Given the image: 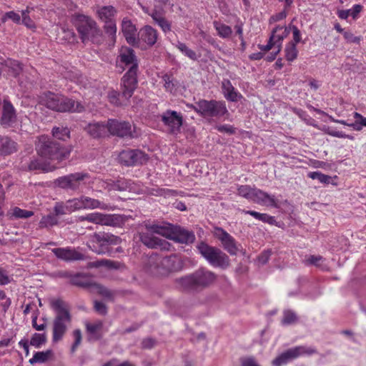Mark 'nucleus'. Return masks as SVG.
Segmentation results:
<instances>
[{
	"label": "nucleus",
	"mask_w": 366,
	"mask_h": 366,
	"mask_svg": "<svg viewBox=\"0 0 366 366\" xmlns=\"http://www.w3.org/2000/svg\"><path fill=\"white\" fill-rule=\"evenodd\" d=\"M307 177L312 179H317L320 182L324 184H330L331 182V177L320 172H310L308 173Z\"/></svg>",
	"instance_id": "obj_48"
},
{
	"label": "nucleus",
	"mask_w": 366,
	"mask_h": 366,
	"mask_svg": "<svg viewBox=\"0 0 366 366\" xmlns=\"http://www.w3.org/2000/svg\"><path fill=\"white\" fill-rule=\"evenodd\" d=\"M17 122L16 110L12 103L8 99H4L2 104L1 116L0 124L4 128H11L16 125Z\"/></svg>",
	"instance_id": "obj_21"
},
{
	"label": "nucleus",
	"mask_w": 366,
	"mask_h": 366,
	"mask_svg": "<svg viewBox=\"0 0 366 366\" xmlns=\"http://www.w3.org/2000/svg\"><path fill=\"white\" fill-rule=\"evenodd\" d=\"M28 168L30 171H47V166L41 160L34 159L30 162Z\"/></svg>",
	"instance_id": "obj_54"
},
{
	"label": "nucleus",
	"mask_w": 366,
	"mask_h": 366,
	"mask_svg": "<svg viewBox=\"0 0 366 366\" xmlns=\"http://www.w3.org/2000/svg\"><path fill=\"white\" fill-rule=\"evenodd\" d=\"M51 133L54 137L62 141H66L70 138V130L66 127H54Z\"/></svg>",
	"instance_id": "obj_41"
},
{
	"label": "nucleus",
	"mask_w": 366,
	"mask_h": 366,
	"mask_svg": "<svg viewBox=\"0 0 366 366\" xmlns=\"http://www.w3.org/2000/svg\"><path fill=\"white\" fill-rule=\"evenodd\" d=\"M353 117L355 119V122L350 124H347L348 127L358 132L361 131L364 127H366V117L358 112H354Z\"/></svg>",
	"instance_id": "obj_42"
},
{
	"label": "nucleus",
	"mask_w": 366,
	"mask_h": 366,
	"mask_svg": "<svg viewBox=\"0 0 366 366\" xmlns=\"http://www.w3.org/2000/svg\"><path fill=\"white\" fill-rule=\"evenodd\" d=\"M52 252L57 258L65 261H75L84 259V255L74 248H54L52 249Z\"/></svg>",
	"instance_id": "obj_26"
},
{
	"label": "nucleus",
	"mask_w": 366,
	"mask_h": 366,
	"mask_svg": "<svg viewBox=\"0 0 366 366\" xmlns=\"http://www.w3.org/2000/svg\"><path fill=\"white\" fill-rule=\"evenodd\" d=\"M213 25L218 36L222 39L229 38L232 34V28L221 21H214Z\"/></svg>",
	"instance_id": "obj_38"
},
{
	"label": "nucleus",
	"mask_w": 366,
	"mask_h": 366,
	"mask_svg": "<svg viewBox=\"0 0 366 366\" xmlns=\"http://www.w3.org/2000/svg\"><path fill=\"white\" fill-rule=\"evenodd\" d=\"M88 222L97 224L117 227L122 223V218L118 214L93 212L89 214Z\"/></svg>",
	"instance_id": "obj_23"
},
{
	"label": "nucleus",
	"mask_w": 366,
	"mask_h": 366,
	"mask_svg": "<svg viewBox=\"0 0 366 366\" xmlns=\"http://www.w3.org/2000/svg\"><path fill=\"white\" fill-rule=\"evenodd\" d=\"M147 159V154L139 149H125L119 154L120 163L127 167L142 164Z\"/></svg>",
	"instance_id": "obj_19"
},
{
	"label": "nucleus",
	"mask_w": 366,
	"mask_h": 366,
	"mask_svg": "<svg viewBox=\"0 0 366 366\" xmlns=\"http://www.w3.org/2000/svg\"><path fill=\"white\" fill-rule=\"evenodd\" d=\"M72 22L84 44L89 41L97 44L102 42V31L92 17L76 13L72 16Z\"/></svg>",
	"instance_id": "obj_3"
},
{
	"label": "nucleus",
	"mask_w": 366,
	"mask_h": 366,
	"mask_svg": "<svg viewBox=\"0 0 366 366\" xmlns=\"http://www.w3.org/2000/svg\"><path fill=\"white\" fill-rule=\"evenodd\" d=\"M118 59L119 66L123 70L125 69V67H134L135 69H139L138 59L135 51L132 48L122 46L119 51Z\"/></svg>",
	"instance_id": "obj_24"
},
{
	"label": "nucleus",
	"mask_w": 366,
	"mask_h": 366,
	"mask_svg": "<svg viewBox=\"0 0 366 366\" xmlns=\"http://www.w3.org/2000/svg\"><path fill=\"white\" fill-rule=\"evenodd\" d=\"M94 309L95 312L100 315H106L107 313V307L106 304L101 300H96L94 302Z\"/></svg>",
	"instance_id": "obj_57"
},
{
	"label": "nucleus",
	"mask_w": 366,
	"mask_h": 366,
	"mask_svg": "<svg viewBox=\"0 0 366 366\" xmlns=\"http://www.w3.org/2000/svg\"><path fill=\"white\" fill-rule=\"evenodd\" d=\"M325 261V259L321 255H309L306 256L302 260V263L306 266L314 265L317 267L324 269L322 263Z\"/></svg>",
	"instance_id": "obj_39"
},
{
	"label": "nucleus",
	"mask_w": 366,
	"mask_h": 366,
	"mask_svg": "<svg viewBox=\"0 0 366 366\" xmlns=\"http://www.w3.org/2000/svg\"><path fill=\"white\" fill-rule=\"evenodd\" d=\"M161 121L171 134H178L181 132L183 125V116L181 113L167 109L160 115Z\"/></svg>",
	"instance_id": "obj_15"
},
{
	"label": "nucleus",
	"mask_w": 366,
	"mask_h": 366,
	"mask_svg": "<svg viewBox=\"0 0 366 366\" xmlns=\"http://www.w3.org/2000/svg\"><path fill=\"white\" fill-rule=\"evenodd\" d=\"M183 262L177 254L162 257L157 254H152L147 264V271L157 277H164L170 274L180 271Z\"/></svg>",
	"instance_id": "obj_1"
},
{
	"label": "nucleus",
	"mask_w": 366,
	"mask_h": 366,
	"mask_svg": "<svg viewBox=\"0 0 366 366\" xmlns=\"http://www.w3.org/2000/svg\"><path fill=\"white\" fill-rule=\"evenodd\" d=\"M51 306L56 314L53 322L52 340L57 342L61 340L66 334L67 325L71 322V315L69 305L62 299L52 300Z\"/></svg>",
	"instance_id": "obj_4"
},
{
	"label": "nucleus",
	"mask_w": 366,
	"mask_h": 366,
	"mask_svg": "<svg viewBox=\"0 0 366 366\" xmlns=\"http://www.w3.org/2000/svg\"><path fill=\"white\" fill-rule=\"evenodd\" d=\"M54 356V352L51 350H47L46 351L36 352L33 357L29 360L31 365H35L36 363L42 364L48 362Z\"/></svg>",
	"instance_id": "obj_34"
},
{
	"label": "nucleus",
	"mask_w": 366,
	"mask_h": 366,
	"mask_svg": "<svg viewBox=\"0 0 366 366\" xmlns=\"http://www.w3.org/2000/svg\"><path fill=\"white\" fill-rule=\"evenodd\" d=\"M217 278L213 272L200 268L191 274L176 280L177 286L188 292H199L212 284Z\"/></svg>",
	"instance_id": "obj_2"
},
{
	"label": "nucleus",
	"mask_w": 366,
	"mask_h": 366,
	"mask_svg": "<svg viewBox=\"0 0 366 366\" xmlns=\"http://www.w3.org/2000/svg\"><path fill=\"white\" fill-rule=\"evenodd\" d=\"M69 283L82 288H87L92 292L102 295V297H112V296L108 289L101 285L94 282L92 278L86 274H72Z\"/></svg>",
	"instance_id": "obj_12"
},
{
	"label": "nucleus",
	"mask_w": 366,
	"mask_h": 366,
	"mask_svg": "<svg viewBox=\"0 0 366 366\" xmlns=\"http://www.w3.org/2000/svg\"><path fill=\"white\" fill-rule=\"evenodd\" d=\"M158 36L159 34L157 29L149 25H146L139 31L135 46L141 47L142 49L150 48L156 44Z\"/></svg>",
	"instance_id": "obj_18"
},
{
	"label": "nucleus",
	"mask_w": 366,
	"mask_h": 366,
	"mask_svg": "<svg viewBox=\"0 0 366 366\" xmlns=\"http://www.w3.org/2000/svg\"><path fill=\"white\" fill-rule=\"evenodd\" d=\"M201 255L214 267L226 269L229 266V257L220 249L209 245L204 242H201L197 246Z\"/></svg>",
	"instance_id": "obj_9"
},
{
	"label": "nucleus",
	"mask_w": 366,
	"mask_h": 366,
	"mask_svg": "<svg viewBox=\"0 0 366 366\" xmlns=\"http://www.w3.org/2000/svg\"><path fill=\"white\" fill-rule=\"evenodd\" d=\"M122 31L128 44L135 46L137 44L136 27L127 18H124L122 22Z\"/></svg>",
	"instance_id": "obj_27"
},
{
	"label": "nucleus",
	"mask_w": 366,
	"mask_h": 366,
	"mask_svg": "<svg viewBox=\"0 0 366 366\" xmlns=\"http://www.w3.org/2000/svg\"><path fill=\"white\" fill-rule=\"evenodd\" d=\"M83 197L84 209H107V205L100 202L98 199H93L86 196Z\"/></svg>",
	"instance_id": "obj_37"
},
{
	"label": "nucleus",
	"mask_w": 366,
	"mask_h": 366,
	"mask_svg": "<svg viewBox=\"0 0 366 366\" xmlns=\"http://www.w3.org/2000/svg\"><path fill=\"white\" fill-rule=\"evenodd\" d=\"M36 149L41 157L57 162L66 159L70 154L69 149L60 145V144L45 135L39 137Z\"/></svg>",
	"instance_id": "obj_6"
},
{
	"label": "nucleus",
	"mask_w": 366,
	"mask_h": 366,
	"mask_svg": "<svg viewBox=\"0 0 366 366\" xmlns=\"http://www.w3.org/2000/svg\"><path fill=\"white\" fill-rule=\"evenodd\" d=\"M40 101L47 108L59 112H81L84 110V107L79 102L51 92H43Z\"/></svg>",
	"instance_id": "obj_5"
},
{
	"label": "nucleus",
	"mask_w": 366,
	"mask_h": 366,
	"mask_svg": "<svg viewBox=\"0 0 366 366\" xmlns=\"http://www.w3.org/2000/svg\"><path fill=\"white\" fill-rule=\"evenodd\" d=\"M241 366H260L254 357H242L239 359Z\"/></svg>",
	"instance_id": "obj_62"
},
{
	"label": "nucleus",
	"mask_w": 366,
	"mask_h": 366,
	"mask_svg": "<svg viewBox=\"0 0 366 366\" xmlns=\"http://www.w3.org/2000/svg\"><path fill=\"white\" fill-rule=\"evenodd\" d=\"M252 202L261 205H268L273 207H278V201L273 195L254 188L251 198Z\"/></svg>",
	"instance_id": "obj_25"
},
{
	"label": "nucleus",
	"mask_w": 366,
	"mask_h": 366,
	"mask_svg": "<svg viewBox=\"0 0 366 366\" xmlns=\"http://www.w3.org/2000/svg\"><path fill=\"white\" fill-rule=\"evenodd\" d=\"M54 212L56 216L71 213L67 201L65 202H57L54 206Z\"/></svg>",
	"instance_id": "obj_47"
},
{
	"label": "nucleus",
	"mask_w": 366,
	"mask_h": 366,
	"mask_svg": "<svg viewBox=\"0 0 366 366\" xmlns=\"http://www.w3.org/2000/svg\"><path fill=\"white\" fill-rule=\"evenodd\" d=\"M13 277L3 267H0V285H6L11 282Z\"/></svg>",
	"instance_id": "obj_55"
},
{
	"label": "nucleus",
	"mask_w": 366,
	"mask_h": 366,
	"mask_svg": "<svg viewBox=\"0 0 366 366\" xmlns=\"http://www.w3.org/2000/svg\"><path fill=\"white\" fill-rule=\"evenodd\" d=\"M86 331L88 334L87 340L89 342L97 341L102 338V335L99 331L103 327V322L98 320L94 323L86 322Z\"/></svg>",
	"instance_id": "obj_30"
},
{
	"label": "nucleus",
	"mask_w": 366,
	"mask_h": 366,
	"mask_svg": "<svg viewBox=\"0 0 366 366\" xmlns=\"http://www.w3.org/2000/svg\"><path fill=\"white\" fill-rule=\"evenodd\" d=\"M73 335L74 337V342L71 346V352H74L76 348L79 347V345L81 342V332L79 329H76L73 332Z\"/></svg>",
	"instance_id": "obj_58"
},
{
	"label": "nucleus",
	"mask_w": 366,
	"mask_h": 366,
	"mask_svg": "<svg viewBox=\"0 0 366 366\" xmlns=\"http://www.w3.org/2000/svg\"><path fill=\"white\" fill-rule=\"evenodd\" d=\"M46 342V335L45 333H34L31 338L29 344L36 348H41Z\"/></svg>",
	"instance_id": "obj_43"
},
{
	"label": "nucleus",
	"mask_w": 366,
	"mask_h": 366,
	"mask_svg": "<svg viewBox=\"0 0 366 366\" xmlns=\"http://www.w3.org/2000/svg\"><path fill=\"white\" fill-rule=\"evenodd\" d=\"M297 317L296 314L291 310H285L284 312L283 319L282 320V325H289L297 322Z\"/></svg>",
	"instance_id": "obj_51"
},
{
	"label": "nucleus",
	"mask_w": 366,
	"mask_h": 366,
	"mask_svg": "<svg viewBox=\"0 0 366 366\" xmlns=\"http://www.w3.org/2000/svg\"><path fill=\"white\" fill-rule=\"evenodd\" d=\"M12 215L17 219H27L34 215V212L16 207L13 209Z\"/></svg>",
	"instance_id": "obj_50"
},
{
	"label": "nucleus",
	"mask_w": 366,
	"mask_h": 366,
	"mask_svg": "<svg viewBox=\"0 0 366 366\" xmlns=\"http://www.w3.org/2000/svg\"><path fill=\"white\" fill-rule=\"evenodd\" d=\"M288 9L289 8H286L285 6L283 11L272 15L269 19V24L285 19L287 17V11Z\"/></svg>",
	"instance_id": "obj_61"
},
{
	"label": "nucleus",
	"mask_w": 366,
	"mask_h": 366,
	"mask_svg": "<svg viewBox=\"0 0 366 366\" xmlns=\"http://www.w3.org/2000/svg\"><path fill=\"white\" fill-rule=\"evenodd\" d=\"M285 56L287 61L289 62L294 61L298 56V49L295 43H287L285 48Z\"/></svg>",
	"instance_id": "obj_40"
},
{
	"label": "nucleus",
	"mask_w": 366,
	"mask_h": 366,
	"mask_svg": "<svg viewBox=\"0 0 366 366\" xmlns=\"http://www.w3.org/2000/svg\"><path fill=\"white\" fill-rule=\"evenodd\" d=\"M7 66L10 68H11L13 71V76H16L22 70V67L21 66V64L16 60H9L7 62Z\"/></svg>",
	"instance_id": "obj_60"
},
{
	"label": "nucleus",
	"mask_w": 366,
	"mask_h": 366,
	"mask_svg": "<svg viewBox=\"0 0 366 366\" xmlns=\"http://www.w3.org/2000/svg\"><path fill=\"white\" fill-rule=\"evenodd\" d=\"M254 189L249 185H241L237 188V194L247 199L251 200Z\"/></svg>",
	"instance_id": "obj_52"
},
{
	"label": "nucleus",
	"mask_w": 366,
	"mask_h": 366,
	"mask_svg": "<svg viewBox=\"0 0 366 366\" xmlns=\"http://www.w3.org/2000/svg\"><path fill=\"white\" fill-rule=\"evenodd\" d=\"M174 45L182 54L192 61H197L199 57V55H197L195 51L189 48L185 43L177 41Z\"/></svg>",
	"instance_id": "obj_36"
},
{
	"label": "nucleus",
	"mask_w": 366,
	"mask_h": 366,
	"mask_svg": "<svg viewBox=\"0 0 366 366\" xmlns=\"http://www.w3.org/2000/svg\"><path fill=\"white\" fill-rule=\"evenodd\" d=\"M58 219L55 214H49L48 215L44 216L40 222L39 227L41 228L52 227L54 225L57 224Z\"/></svg>",
	"instance_id": "obj_44"
},
{
	"label": "nucleus",
	"mask_w": 366,
	"mask_h": 366,
	"mask_svg": "<svg viewBox=\"0 0 366 366\" xmlns=\"http://www.w3.org/2000/svg\"><path fill=\"white\" fill-rule=\"evenodd\" d=\"M152 226H164V224L149 222L145 223L144 227L146 231H142L139 234L141 242L150 249H159L164 251H171L174 248L172 244L165 239L156 237L154 234H158L150 229V227Z\"/></svg>",
	"instance_id": "obj_11"
},
{
	"label": "nucleus",
	"mask_w": 366,
	"mask_h": 366,
	"mask_svg": "<svg viewBox=\"0 0 366 366\" xmlns=\"http://www.w3.org/2000/svg\"><path fill=\"white\" fill-rule=\"evenodd\" d=\"M122 239L119 237L107 232H95L89 237L87 247L98 254L112 256V246L118 245Z\"/></svg>",
	"instance_id": "obj_7"
},
{
	"label": "nucleus",
	"mask_w": 366,
	"mask_h": 366,
	"mask_svg": "<svg viewBox=\"0 0 366 366\" xmlns=\"http://www.w3.org/2000/svg\"><path fill=\"white\" fill-rule=\"evenodd\" d=\"M342 35L347 43L359 44L362 39V36H356L350 31H345Z\"/></svg>",
	"instance_id": "obj_59"
},
{
	"label": "nucleus",
	"mask_w": 366,
	"mask_h": 366,
	"mask_svg": "<svg viewBox=\"0 0 366 366\" xmlns=\"http://www.w3.org/2000/svg\"><path fill=\"white\" fill-rule=\"evenodd\" d=\"M17 151V143L9 137L0 136V155H10Z\"/></svg>",
	"instance_id": "obj_31"
},
{
	"label": "nucleus",
	"mask_w": 366,
	"mask_h": 366,
	"mask_svg": "<svg viewBox=\"0 0 366 366\" xmlns=\"http://www.w3.org/2000/svg\"><path fill=\"white\" fill-rule=\"evenodd\" d=\"M216 129L221 133H226L228 134H234L236 133V128L229 124L219 125L217 126Z\"/></svg>",
	"instance_id": "obj_63"
},
{
	"label": "nucleus",
	"mask_w": 366,
	"mask_h": 366,
	"mask_svg": "<svg viewBox=\"0 0 366 366\" xmlns=\"http://www.w3.org/2000/svg\"><path fill=\"white\" fill-rule=\"evenodd\" d=\"M139 69L135 68H129L122 79V95L127 99H129L137 89V73Z\"/></svg>",
	"instance_id": "obj_20"
},
{
	"label": "nucleus",
	"mask_w": 366,
	"mask_h": 366,
	"mask_svg": "<svg viewBox=\"0 0 366 366\" xmlns=\"http://www.w3.org/2000/svg\"><path fill=\"white\" fill-rule=\"evenodd\" d=\"M155 24L160 27V29L164 34H167V32H169L172 30L171 22L169 20H167L164 16L162 17L160 19H157V22Z\"/></svg>",
	"instance_id": "obj_56"
},
{
	"label": "nucleus",
	"mask_w": 366,
	"mask_h": 366,
	"mask_svg": "<svg viewBox=\"0 0 366 366\" xmlns=\"http://www.w3.org/2000/svg\"><path fill=\"white\" fill-rule=\"evenodd\" d=\"M117 9L112 6H103L97 11L98 18L105 24L116 22Z\"/></svg>",
	"instance_id": "obj_29"
},
{
	"label": "nucleus",
	"mask_w": 366,
	"mask_h": 366,
	"mask_svg": "<svg viewBox=\"0 0 366 366\" xmlns=\"http://www.w3.org/2000/svg\"><path fill=\"white\" fill-rule=\"evenodd\" d=\"M290 33V26H277L272 29L271 35L266 45H259V48L263 51H268L273 47L282 49V41Z\"/></svg>",
	"instance_id": "obj_16"
},
{
	"label": "nucleus",
	"mask_w": 366,
	"mask_h": 366,
	"mask_svg": "<svg viewBox=\"0 0 366 366\" xmlns=\"http://www.w3.org/2000/svg\"><path fill=\"white\" fill-rule=\"evenodd\" d=\"M112 187L115 190L126 191L130 189L131 182L130 180L124 178H119L117 181L114 182Z\"/></svg>",
	"instance_id": "obj_46"
},
{
	"label": "nucleus",
	"mask_w": 366,
	"mask_h": 366,
	"mask_svg": "<svg viewBox=\"0 0 366 366\" xmlns=\"http://www.w3.org/2000/svg\"><path fill=\"white\" fill-rule=\"evenodd\" d=\"M163 86L167 92L174 94L178 88V81L172 74L166 73L162 76Z\"/></svg>",
	"instance_id": "obj_33"
},
{
	"label": "nucleus",
	"mask_w": 366,
	"mask_h": 366,
	"mask_svg": "<svg viewBox=\"0 0 366 366\" xmlns=\"http://www.w3.org/2000/svg\"><path fill=\"white\" fill-rule=\"evenodd\" d=\"M317 352L316 349L311 347L306 346H297L281 353L275 359L272 360L273 366H282L287 362L301 355H312L316 354Z\"/></svg>",
	"instance_id": "obj_14"
},
{
	"label": "nucleus",
	"mask_w": 366,
	"mask_h": 366,
	"mask_svg": "<svg viewBox=\"0 0 366 366\" xmlns=\"http://www.w3.org/2000/svg\"><path fill=\"white\" fill-rule=\"evenodd\" d=\"M107 127L108 133L112 136L122 138H134L135 137L132 124L129 122L109 119L107 120Z\"/></svg>",
	"instance_id": "obj_17"
},
{
	"label": "nucleus",
	"mask_w": 366,
	"mask_h": 366,
	"mask_svg": "<svg viewBox=\"0 0 366 366\" xmlns=\"http://www.w3.org/2000/svg\"><path fill=\"white\" fill-rule=\"evenodd\" d=\"M34 11V7L27 6L25 9L21 11V24L27 29L35 31L36 25L33 19L30 17L29 14Z\"/></svg>",
	"instance_id": "obj_35"
},
{
	"label": "nucleus",
	"mask_w": 366,
	"mask_h": 366,
	"mask_svg": "<svg viewBox=\"0 0 366 366\" xmlns=\"http://www.w3.org/2000/svg\"><path fill=\"white\" fill-rule=\"evenodd\" d=\"M150 229L158 234L177 243L188 244L195 240V235L192 231L179 225L167 224L164 226H152Z\"/></svg>",
	"instance_id": "obj_8"
},
{
	"label": "nucleus",
	"mask_w": 366,
	"mask_h": 366,
	"mask_svg": "<svg viewBox=\"0 0 366 366\" xmlns=\"http://www.w3.org/2000/svg\"><path fill=\"white\" fill-rule=\"evenodd\" d=\"M290 30L292 31L293 40L290 41L289 43H295L297 45L301 41V33L299 29L296 26H290Z\"/></svg>",
	"instance_id": "obj_64"
},
{
	"label": "nucleus",
	"mask_w": 366,
	"mask_h": 366,
	"mask_svg": "<svg viewBox=\"0 0 366 366\" xmlns=\"http://www.w3.org/2000/svg\"><path fill=\"white\" fill-rule=\"evenodd\" d=\"M222 89L224 97L228 101L237 102L238 100L239 93L229 79H224L222 81Z\"/></svg>",
	"instance_id": "obj_32"
},
{
	"label": "nucleus",
	"mask_w": 366,
	"mask_h": 366,
	"mask_svg": "<svg viewBox=\"0 0 366 366\" xmlns=\"http://www.w3.org/2000/svg\"><path fill=\"white\" fill-rule=\"evenodd\" d=\"M89 179L90 175L87 172H76L59 177L55 180V184L61 189L76 191Z\"/></svg>",
	"instance_id": "obj_13"
},
{
	"label": "nucleus",
	"mask_w": 366,
	"mask_h": 366,
	"mask_svg": "<svg viewBox=\"0 0 366 366\" xmlns=\"http://www.w3.org/2000/svg\"><path fill=\"white\" fill-rule=\"evenodd\" d=\"M214 235L222 243L223 248L230 254L236 255L239 250L235 239L222 227L214 229Z\"/></svg>",
	"instance_id": "obj_22"
},
{
	"label": "nucleus",
	"mask_w": 366,
	"mask_h": 366,
	"mask_svg": "<svg viewBox=\"0 0 366 366\" xmlns=\"http://www.w3.org/2000/svg\"><path fill=\"white\" fill-rule=\"evenodd\" d=\"M69 203V207H70V210L71 212L76 210L84 209V203H83V197H80L79 198H74L71 199L67 200Z\"/></svg>",
	"instance_id": "obj_53"
},
{
	"label": "nucleus",
	"mask_w": 366,
	"mask_h": 366,
	"mask_svg": "<svg viewBox=\"0 0 366 366\" xmlns=\"http://www.w3.org/2000/svg\"><path fill=\"white\" fill-rule=\"evenodd\" d=\"M87 133L93 138H100L107 135V122H94L89 123L86 127Z\"/></svg>",
	"instance_id": "obj_28"
},
{
	"label": "nucleus",
	"mask_w": 366,
	"mask_h": 366,
	"mask_svg": "<svg viewBox=\"0 0 366 366\" xmlns=\"http://www.w3.org/2000/svg\"><path fill=\"white\" fill-rule=\"evenodd\" d=\"M8 19H11L14 23H15L16 24H21V16L18 13H16L14 11H10L6 12L1 16V21L2 23H5V22H6V21Z\"/></svg>",
	"instance_id": "obj_49"
},
{
	"label": "nucleus",
	"mask_w": 366,
	"mask_h": 366,
	"mask_svg": "<svg viewBox=\"0 0 366 366\" xmlns=\"http://www.w3.org/2000/svg\"><path fill=\"white\" fill-rule=\"evenodd\" d=\"M197 114L206 119H219L228 113L226 104L223 101L214 99H199L197 102Z\"/></svg>",
	"instance_id": "obj_10"
},
{
	"label": "nucleus",
	"mask_w": 366,
	"mask_h": 366,
	"mask_svg": "<svg viewBox=\"0 0 366 366\" xmlns=\"http://www.w3.org/2000/svg\"><path fill=\"white\" fill-rule=\"evenodd\" d=\"M104 30L109 39L114 43L117 39V24L116 22L105 24Z\"/></svg>",
	"instance_id": "obj_45"
}]
</instances>
